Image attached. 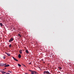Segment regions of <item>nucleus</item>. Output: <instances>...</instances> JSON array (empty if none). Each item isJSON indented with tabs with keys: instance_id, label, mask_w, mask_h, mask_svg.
Wrapping results in <instances>:
<instances>
[{
	"instance_id": "obj_2",
	"label": "nucleus",
	"mask_w": 74,
	"mask_h": 74,
	"mask_svg": "<svg viewBox=\"0 0 74 74\" xmlns=\"http://www.w3.org/2000/svg\"><path fill=\"white\" fill-rule=\"evenodd\" d=\"M12 41H14V38H12L9 40V42H11Z\"/></svg>"
},
{
	"instance_id": "obj_21",
	"label": "nucleus",
	"mask_w": 74,
	"mask_h": 74,
	"mask_svg": "<svg viewBox=\"0 0 74 74\" xmlns=\"http://www.w3.org/2000/svg\"><path fill=\"white\" fill-rule=\"evenodd\" d=\"M29 71H30L31 72H32V71L29 70Z\"/></svg>"
},
{
	"instance_id": "obj_19",
	"label": "nucleus",
	"mask_w": 74,
	"mask_h": 74,
	"mask_svg": "<svg viewBox=\"0 0 74 74\" xmlns=\"http://www.w3.org/2000/svg\"><path fill=\"white\" fill-rule=\"evenodd\" d=\"M8 72L11 73H12V72L11 71H8Z\"/></svg>"
},
{
	"instance_id": "obj_24",
	"label": "nucleus",
	"mask_w": 74,
	"mask_h": 74,
	"mask_svg": "<svg viewBox=\"0 0 74 74\" xmlns=\"http://www.w3.org/2000/svg\"><path fill=\"white\" fill-rule=\"evenodd\" d=\"M29 64H32V63H30Z\"/></svg>"
},
{
	"instance_id": "obj_17",
	"label": "nucleus",
	"mask_w": 74,
	"mask_h": 74,
	"mask_svg": "<svg viewBox=\"0 0 74 74\" xmlns=\"http://www.w3.org/2000/svg\"><path fill=\"white\" fill-rule=\"evenodd\" d=\"M15 27H14L13 28V29L14 30H15Z\"/></svg>"
},
{
	"instance_id": "obj_31",
	"label": "nucleus",
	"mask_w": 74,
	"mask_h": 74,
	"mask_svg": "<svg viewBox=\"0 0 74 74\" xmlns=\"http://www.w3.org/2000/svg\"><path fill=\"white\" fill-rule=\"evenodd\" d=\"M22 65H23V66H24V64H22Z\"/></svg>"
},
{
	"instance_id": "obj_10",
	"label": "nucleus",
	"mask_w": 74,
	"mask_h": 74,
	"mask_svg": "<svg viewBox=\"0 0 74 74\" xmlns=\"http://www.w3.org/2000/svg\"><path fill=\"white\" fill-rule=\"evenodd\" d=\"M0 25L1 27H3V24L1 23H0Z\"/></svg>"
},
{
	"instance_id": "obj_30",
	"label": "nucleus",
	"mask_w": 74,
	"mask_h": 74,
	"mask_svg": "<svg viewBox=\"0 0 74 74\" xmlns=\"http://www.w3.org/2000/svg\"><path fill=\"white\" fill-rule=\"evenodd\" d=\"M43 63H45V62H44Z\"/></svg>"
},
{
	"instance_id": "obj_9",
	"label": "nucleus",
	"mask_w": 74,
	"mask_h": 74,
	"mask_svg": "<svg viewBox=\"0 0 74 74\" xmlns=\"http://www.w3.org/2000/svg\"><path fill=\"white\" fill-rule=\"evenodd\" d=\"M25 52L26 53H29V51H28V50H27L25 51Z\"/></svg>"
},
{
	"instance_id": "obj_23",
	"label": "nucleus",
	"mask_w": 74,
	"mask_h": 74,
	"mask_svg": "<svg viewBox=\"0 0 74 74\" xmlns=\"http://www.w3.org/2000/svg\"><path fill=\"white\" fill-rule=\"evenodd\" d=\"M5 53H6V54H7V53L6 52H5Z\"/></svg>"
},
{
	"instance_id": "obj_6",
	"label": "nucleus",
	"mask_w": 74,
	"mask_h": 74,
	"mask_svg": "<svg viewBox=\"0 0 74 74\" xmlns=\"http://www.w3.org/2000/svg\"><path fill=\"white\" fill-rule=\"evenodd\" d=\"M9 66H10V65L8 64H7V65L4 66V67H8Z\"/></svg>"
},
{
	"instance_id": "obj_27",
	"label": "nucleus",
	"mask_w": 74,
	"mask_h": 74,
	"mask_svg": "<svg viewBox=\"0 0 74 74\" xmlns=\"http://www.w3.org/2000/svg\"><path fill=\"white\" fill-rule=\"evenodd\" d=\"M4 69H7V68H4Z\"/></svg>"
},
{
	"instance_id": "obj_11",
	"label": "nucleus",
	"mask_w": 74,
	"mask_h": 74,
	"mask_svg": "<svg viewBox=\"0 0 74 74\" xmlns=\"http://www.w3.org/2000/svg\"><path fill=\"white\" fill-rule=\"evenodd\" d=\"M18 65L19 67H21V65L20 64H18Z\"/></svg>"
},
{
	"instance_id": "obj_15",
	"label": "nucleus",
	"mask_w": 74,
	"mask_h": 74,
	"mask_svg": "<svg viewBox=\"0 0 74 74\" xmlns=\"http://www.w3.org/2000/svg\"><path fill=\"white\" fill-rule=\"evenodd\" d=\"M31 74H34V72H33V71H32L31 72Z\"/></svg>"
},
{
	"instance_id": "obj_26",
	"label": "nucleus",
	"mask_w": 74,
	"mask_h": 74,
	"mask_svg": "<svg viewBox=\"0 0 74 74\" xmlns=\"http://www.w3.org/2000/svg\"><path fill=\"white\" fill-rule=\"evenodd\" d=\"M0 48H1V49H2V47H0Z\"/></svg>"
},
{
	"instance_id": "obj_28",
	"label": "nucleus",
	"mask_w": 74,
	"mask_h": 74,
	"mask_svg": "<svg viewBox=\"0 0 74 74\" xmlns=\"http://www.w3.org/2000/svg\"><path fill=\"white\" fill-rule=\"evenodd\" d=\"M25 74H28V73H25Z\"/></svg>"
},
{
	"instance_id": "obj_3",
	"label": "nucleus",
	"mask_w": 74,
	"mask_h": 74,
	"mask_svg": "<svg viewBox=\"0 0 74 74\" xmlns=\"http://www.w3.org/2000/svg\"><path fill=\"white\" fill-rule=\"evenodd\" d=\"M12 57L14 60H15V61H16V62H18V60H17L15 58H14V57L13 56H12Z\"/></svg>"
},
{
	"instance_id": "obj_32",
	"label": "nucleus",
	"mask_w": 74,
	"mask_h": 74,
	"mask_svg": "<svg viewBox=\"0 0 74 74\" xmlns=\"http://www.w3.org/2000/svg\"><path fill=\"white\" fill-rule=\"evenodd\" d=\"M24 48H26V47H24Z\"/></svg>"
},
{
	"instance_id": "obj_25",
	"label": "nucleus",
	"mask_w": 74,
	"mask_h": 74,
	"mask_svg": "<svg viewBox=\"0 0 74 74\" xmlns=\"http://www.w3.org/2000/svg\"><path fill=\"white\" fill-rule=\"evenodd\" d=\"M23 66H24V67H26V66H25V65H24Z\"/></svg>"
},
{
	"instance_id": "obj_12",
	"label": "nucleus",
	"mask_w": 74,
	"mask_h": 74,
	"mask_svg": "<svg viewBox=\"0 0 74 74\" xmlns=\"http://www.w3.org/2000/svg\"><path fill=\"white\" fill-rule=\"evenodd\" d=\"M34 72L35 74H38V73H37V72H36V71H34Z\"/></svg>"
},
{
	"instance_id": "obj_22",
	"label": "nucleus",
	"mask_w": 74,
	"mask_h": 74,
	"mask_svg": "<svg viewBox=\"0 0 74 74\" xmlns=\"http://www.w3.org/2000/svg\"><path fill=\"white\" fill-rule=\"evenodd\" d=\"M9 47H11V44H10L9 46Z\"/></svg>"
},
{
	"instance_id": "obj_29",
	"label": "nucleus",
	"mask_w": 74,
	"mask_h": 74,
	"mask_svg": "<svg viewBox=\"0 0 74 74\" xmlns=\"http://www.w3.org/2000/svg\"><path fill=\"white\" fill-rule=\"evenodd\" d=\"M10 48H11V47H9Z\"/></svg>"
},
{
	"instance_id": "obj_4",
	"label": "nucleus",
	"mask_w": 74,
	"mask_h": 74,
	"mask_svg": "<svg viewBox=\"0 0 74 74\" xmlns=\"http://www.w3.org/2000/svg\"><path fill=\"white\" fill-rule=\"evenodd\" d=\"M19 51L20 53L21 54H22V50H20Z\"/></svg>"
},
{
	"instance_id": "obj_16",
	"label": "nucleus",
	"mask_w": 74,
	"mask_h": 74,
	"mask_svg": "<svg viewBox=\"0 0 74 74\" xmlns=\"http://www.w3.org/2000/svg\"><path fill=\"white\" fill-rule=\"evenodd\" d=\"M59 68V69L60 70H62V67H58Z\"/></svg>"
},
{
	"instance_id": "obj_7",
	"label": "nucleus",
	"mask_w": 74,
	"mask_h": 74,
	"mask_svg": "<svg viewBox=\"0 0 74 74\" xmlns=\"http://www.w3.org/2000/svg\"><path fill=\"white\" fill-rule=\"evenodd\" d=\"M1 73L2 74H5V73H6V72H5L4 71H2L1 72Z\"/></svg>"
},
{
	"instance_id": "obj_8",
	"label": "nucleus",
	"mask_w": 74,
	"mask_h": 74,
	"mask_svg": "<svg viewBox=\"0 0 74 74\" xmlns=\"http://www.w3.org/2000/svg\"><path fill=\"white\" fill-rule=\"evenodd\" d=\"M0 66H4V64H0Z\"/></svg>"
},
{
	"instance_id": "obj_13",
	"label": "nucleus",
	"mask_w": 74,
	"mask_h": 74,
	"mask_svg": "<svg viewBox=\"0 0 74 74\" xmlns=\"http://www.w3.org/2000/svg\"><path fill=\"white\" fill-rule=\"evenodd\" d=\"M18 36H19V37H20L22 36V35L19 34H18Z\"/></svg>"
},
{
	"instance_id": "obj_20",
	"label": "nucleus",
	"mask_w": 74,
	"mask_h": 74,
	"mask_svg": "<svg viewBox=\"0 0 74 74\" xmlns=\"http://www.w3.org/2000/svg\"><path fill=\"white\" fill-rule=\"evenodd\" d=\"M6 64H7L5 63V64H3V66H5V65H6Z\"/></svg>"
},
{
	"instance_id": "obj_1",
	"label": "nucleus",
	"mask_w": 74,
	"mask_h": 74,
	"mask_svg": "<svg viewBox=\"0 0 74 74\" xmlns=\"http://www.w3.org/2000/svg\"><path fill=\"white\" fill-rule=\"evenodd\" d=\"M44 74H50V73H49V72L48 71H44Z\"/></svg>"
},
{
	"instance_id": "obj_18",
	"label": "nucleus",
	"mask_w": 74,
	"mask_h": 74,
	"mask_svg": "<svg viewBox=\"0 0 74 74\" xmlns=\"http://www.w3.org/2000/svg\"><path fill=\"white\" fill-rule=\"evenodd\" d=\"M3 58L4 59H5V56H4L3 57Z\"/></svg>"
},
{
	"instance_id": "obj_14",
	"label": "nucleus",
	"mask_w": 74,
	"mask_h": 74,
	"mask_svg": "<svg viewBox=\"0 0 74 74\" xmlns=\"http://www.w3.org/2000/svg\"><path fill=\"white\" fill-rule=\"evenodd\" d=\"M7 55H8V56H10V53H7Z\"/></svg>"
},
{
	"instance_id": "obj_5",
	"label": "nucleus",
	"mask_w": 74,
	"mask_h": 74,
	"mask_svg": "<svg viewBox=\"0 0 74 74\" xmlns=\"http://www.w3.org/2000/svg\"><path fill=\"white\" fill-rule=\"evenodd\" d=\"M18 58H21V54H19L18 56Z\"/></svg>"
}]
</instances>
